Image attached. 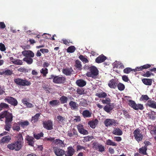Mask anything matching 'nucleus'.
I'll return each mask as SVG.
<instances>
[{"mask_svg":"<svg viewBox=\"0 0 156 156\" xmlns=\"http://www.w3.org/2000/svg\"><path fill=\"white\" fill-rule=\"evenodd\" d=\"M133 71V69H132L131 68L127 67L124 69L123 70V72L125 73L129 74L131 72Z\"/></svg>","mask_w":156,"mask_h":156,"instance_id":"53","label":"nucleus"},{"mask_svg":"<svg viewBox=\"0 0 156 156\" xmlns=\"http://www.w3.org/2000/svg\"><path fill=\"white\" fill-rule=\"evenodd\" d=\"M14 83L17 85L20 86H29L31 83L26 79H22L20 78H15L14 79Z\"/></svg>","mask_w":156,"mask_h":156,"instance_id":"2","label":"nucleus"},{"mask_svg":"<svg viewBox=\"0 0 156 156\" xmlns=\"http://www.w3.org/2000/svg\"><path fill=\"white\" fill-rule=\"evenodd\" d=\"M107 57L103 54L99 55L95 59L96 63H100L104 62L107 59Z\"/></svg>","mask_w":156,"mask_h":156,"instance_id":"17","label":"nucleus"},{"mask_svg":"<svg viewBox=\"0 0 156 156\" xmlns=\"http://www.w3.org/2000/svg\"><path fill=\"white\" fill-rule=\"evenodd\" d=\"M135 139L138 142L141 141L143 138V136L140 133V130L139 129H136L135 130L133 133Z\"/></svg>","mask_w":156,"mask_h":156,"instance_id":"6","label":"nucleus"},{"mask_svg":"<svg viewBox=\"0 0 156 156\" xmlns=\"http://www.w3.org/2000/svg\"><path fill=\"white\" fill-rule=\"evenodd\" d=\"M5 124L4 129L8 131H10L12 127V123L5 122Z\"/></svg>","mask_w":156,"mask_h":156,"instance_id":"32","label":"nucleus"},{"mask_svg":"<svg viewBox=\"0 0 156 156\" xmlns=\"http://www.w3.org/2000/svg\"><path fill=\"white\" fill-rule=\"evenodd\" d=\"M95 95L99 98H106L107 96V94L105 92H102L100 93H97Z\"/></svg>","mask_w":156,"mask_h":156,"instance_id":"33","label":"nucleus"},{"mask_svg":"<svg viewBox=\"0 0 156 156\" xmlns=\"http://www.w3.org/2000/svg\"><path fill=\"white\" fill-rule=\"evenodd\" d=\"M76 50V48L74 46H71L69 47L67 49V51L69 53H73Z\"/></svg>","mask_w":156,"mask_h":156,"instance_id":"44","label":"nucleus"},{"mask_svg":"<svg viewBox=\"0 0 156 156\" xmlns=\"http://www.w3.org/2000/svg\"><path fill=\"white\" fill-rule=\"evenodd\" d=\"M71 132L73 133V136L77 137L78 136V132L74 128L73 129L71 130Z\"/></svg>","mask_w":156,"mask_h":156,"instance_id":"62","label":"nucleus"},{"mask_svg":"<svg viewBox=\"0 0 156 156\" xmlns=\"http://www.w3.org/2000/svg\"><path fill=\"white\" fill-rule=\"evenodd\" d=\"M5 118V122L12 123L13 120V115L12 113H9L8 111H6Z\"/></svg>","mask_w":156,"mask_h":156,"instance_id":"12","label":"nucleus"},{"mask_svg":"<svg viewBox=\"0 0 156 156\" xmlns=\"http://www.w3.org/2000/svg\"><path fill=\"white\" fill-rule=\"evenodd\" d=\"M153 73L150 72L149 71H147L145 73L143 74L142 76L144 77H149L151 75H153Z\"/></svg>","mask_w":156,"mask_h":156,"instance_id":"59","label":"nucleus"},{"mask_svg":"<svg viewBox=\"0 0 156 156\" xmlns=\"http://www.w3.org/2000/svg\"><path fill=\"white\" fill-rule=\"evenodd\" d=\"M18 70L21 72L26 73L28 72V69L24 67H21L18 69Z\"/></svg>","mask_w":156,"mask_h":156,"instance_id":"57","label":"nucleus"},{"mask_svg":"<svg viewBox=\"0 0 156 156\" xmlns=\"http://www.w3.org/2000/svg\"><path fill=\"white\" fill-rule=\"evenodd\" d=\"M118 84V81L115 79H112L108 82V85L111 88L115 89Z\"/></svg>","mask_w":156,"mask_h":156,"instance_id":"13","label":"nucleus"},{"mask_svg":"<svg viewBox=\"0 0 156 156\" xmlns=\"http://www.w3.org/2000/svg\"><path fill=\"white\" fill-rule=\"evenodd\" d=\"M73 71L72 68H66L62 69V72L66 76L70 75Z\"/></svg>","mask_w":156,"mask_h":156,"instance_id":"20","label":"nucleus"},{"mask_svg":"<svg viewBox=\"0 0 156 156\" xmlns=\"http://www.w3.org/2000/svg\"><path fill=\"white\" fill-rule=\"evenodd\" d=\"M76 85L80 87H83L85 86L86 84V82L82 79L77 80L76 81Z\"/></svg>","mask_w":156,"mask_h":156,"instance_id":"23","label":"nucleus"},{"mask_svg":"<svg viewBox=\"0 0 156 156\" xmlns=\"http://www.w3.org/2000/svg\"><path fill=\"white\" fill-rule=\"evenodd\" d=\"M93 148L96 150H98L100 152H103L105 150L104 146L98 143H93Z\"/></svg>","mask_w":156,"mask_h":156,"instance_id":"10","label":"nucleus"},{"mask_svg":"<svg viewBox=\"0 0 156 156\" xmlns=\"http://www.w3.org/2000/svg\"><path fill=\"white\" fill-rule=\"evenodd\" d=\"M122 112L123 115L124 116L126 119L127 118H130V115L129 114L128 112H127L126 111L123 110H122Z\"/></svg>","mask_w":156,"mask_h":156,"instance_id":"55","label":"nucleus"},{"mask_svg":"<svg viewBox=\"0 0 156 156\" xmlns=\"http://www.w3.org/2000/svg\"><path fill=\"white\" fill-rule=\"evenodd\" d=\"M22 146V145L21 142L16 141L9 144L7 146V147L10 150L18 151L21 148Z\"/></svg>","mask_w":156,"mask_h":156,"instance_id":"3","label":"nucleus"},{"mask_svg":"<svg viewBox=\"0 0 156 156\" xmlns=\"http://www.w3.org/2000/svg\"><path fill=\"white\" fill-rule=\"evenodd\" d=\"M129 105L132 107L133 109H136V108L135 107L136 105V103L133 101L132 100H129Z\"/></svg>","mask_w":156,"mask_h":156,"instance_id":"48","label":"nucleus"},{"mask_svg":"<svg viewBox=\"0 0 156 156\" xmlns=\"http://www.w3.org/2000/svg\"><path fill=\"white\" fill-rule=\"evenodd\" d=\"M136 108V109H134L135 110H137L139 109L140 110H143L144 108V107L143 105L141 104H136V105L135 106Z\"/></svg>","mask_w":156,"mask_h":156,"instance_id":"52","label":"nucleus"},{"mask_svg":"<svg viewBox=\"0 0 156 156\" xmlns=\"http://www.w3.org/2000/svg\"><path fill=\"white\" fill-rule=\"evenodd\" d=\"M40 73L43 75V76L45 77L48 73V70L46 68H43L40 70Z\"/></svg>","mask_w":156,"mask_h":156,"instance_id":"39","label":"nucleus"},{"mask_svg":"<svg viewBox=\"0 0 156 156\" xmlns=\"http://www.w3.org/2000/svg\"><path fill=\"white\" fill-rule=\"evenodd\" d=\"M83 68L85 70H89V71L86 74L87 77H91L94 79L97 78L99 74V71L96 67L93 66H90L85 65Z\"/></svg>","mask_w":156,"mask_h":156,"instance_id":"1","label":"nucleus"},{"mask_svg":"<svg viewBox=\"0 0 156 156\" xmlns=\"http://www.w3.org/2000/svg\"><path fill=\"white\" fill-rule=\"evenodd\" d=\"M22 53L25 57L32 58L34 56V53L30 50H24L22 52Z\"/></svg>","mask_w":156,"mask_h":156,"instance_id":"11","label":"nucleus"},{"mask_svg":"<svg viewBox=\"0 0 156 156\" xmlns=\"http://www.w3.org/2000/svg\"><path fill=\"white\" fill-rule=\"evenodd\" d=\"M17 123H14L13 125L12 128L14 131H16L17 132H19L20 129V125H18Z\"/></svg>","mask_w":156,"mask_h":156,"instance_id":"40","label":"nucleus"},{"mask_svg":"<svg viewBox=\"0 0 156 156\" xmlns=\"http://www.w3.org/2000/svg\"><path fill=\"white\" fill-rule=\"evenodd\" d=\"M147 150V148L144 147H142L139 149V153L143 155H146L147 154L146 151Z\"/></svg>","mask_w":156,"mask_h":156,"instance_id":"35","label":"nucleus"},{"mask_svg":"<svg viewBox=\"0 0 156 156\" xmlns=\"http://www.w3.org/2000/svg\"><path fill=\"white\" fill-rule=\"evenodd\" d=\"M143 83L147 85H151L152 83V80L151 79L144 78L142 80Z\"/></svg>","mask_w":156,"mask_h":156,"instance_id":"26","label":"nucleus"},{"mask_svg":"<svg viewBox=\"0 0 156 156\" xmlns=\"http://www.w3.org/2000/svg\"><path fill=\"white\" fill-rule=\"evenodd\" d=\"M88 124L93 129H94L96 127V123L94 121H90L88 122Z\"/></svg>","mask_w":156,"mask_h":156,"instance_id":"54","label":"nucleus"},{"mask_svg":"<svg viewBox=\"0 0 156 156\" xmlns=\"http://www.w3.org/2000/svg\"><path fill=\"white\" fill-rule=\"evenodd\" d=\"M23 60L29 65L31 64L33 62V59L31 58L25 57L23 58Z\"/></svg>","mask_w":156,"mask_h":156,"instance_id":"38","label":"nucleus"},{"mask_svg":"<svg viewBox=\"0 0 156 156\" xmlns=\"http://www.w3.org/2000/svg\"><path fill=\"white\" fill-rule=\"evenodd\" d=\"M75 67L78 70H81L82 69L81 62L79 60H76V61Z\"/></svg>","mask_w":156,"mask_h":156,"instance_id":"34","label":"nucleus"},{"mask_svg":"<svg viewBox=\"0 0 156 156\" xmlns=\"http://www.w3.org/2000/svg\"><path fill=\"white\" fill-rule=\"evenodd\" d=\"M76 92L77 94L80 95L84 94H85V90L81 88H78L76 90Z\"/></svg>","mask_w":156,"mask_h":156,"instance_id":"45","label":"nucleus"},{"mask_svg":"<svg viewBox=\"0 0 156 156\" xmlns=\"http://www.w3.org/2000/svg\"><path fill=\"white\" fill-rule=\"evenodd\" d=\"M75 152V150L72 147L69 146L67 148V151L65 152L66 156H72Z\"/></svg>","mask_w":156,"mask_h":156,"instance_id":"16","label":"nucleus"},{"mask_svg":"<svg viewBox=\"0 0 156 156\" xmlns=\"http://www.w3.org/2000/svg\"><path fill=\"white\" fill-rule=\"evenodd\" d=\"M79 58L83 62L85 63H88L89 61L87 59L85 58L82 55H80L79 57Z\"/></svg>","mask_w":156,"mask_h":156,"instance_id":"46","label":"nucleus"},{"mask_svg":"<svg viewBox=\"0 0 156 156\" xmlns=\"http://www.w3.org/2000/svg\"><path fill=\"white\" fill-rule=\"evenodd\" d=\"M44 134L42 132H41L40 133H37V134H34V137L37 140H39L41 138V137L43 136Z\"/></svg>","mask_w":156,"mask_h":156,"instance_id":"42","label":"nucleus"},{"mask_svg":"<svg viewBox=\"0 0 156 156\" xmlns=\"http://www.w3.org/2000/svg\"><path fill=\"white\" fill-rule=\"evenodd\" d=\"M42 124L44 128L48 130H51L53 129V122L50 120L43 121Z\"/></svg>","mask_w":156,"mask_h":156,"instance_id":"5","label":"nucleus"},{"mask_svg":"<svg viewBox=\"0 0 156 156\" xmlns=\"http://www.w3.org/2000/svg\"><path fill=\"white\" fill-rule=\"evenodd\" d=\"M42 87L43 89L46 91V93H49V90L50 88L49 87V86L48 85L43 84L42 85Z\"/></svg>","mask_w":156,"mask_h":156,"instance_id":"51","label":"nucleus"},{"mask_svg":"<svg viewBox=\"0 0 156 156\" xmlns=\"http://www.w3.org/2000/svg\"><path fill=\"white\" fill-rule=\"evenodd\" d=\"M114 104L112 103L105 106L103 108V109L108 113H110L114 108Z\"/></svg>","mask_w":156,"mask_h":156,"instance_id":"14","label":"nucleus"},{"mask_svg":"<svg viewBox=\"0 0 156 156\" xmlns=\"http://www.w3.org/2000/svg\"><path fill=\"white\" fill-rule=\"evenodd\" d=\"M22 102L23 103V104L26 105L27 107L31 108L33 107L32 104L28 102L27 99L26 98H23L22 99Z\"/></svg>","mask_w":156,"mask_h":156,"instance_id":"29","label":"nucleus"},{"mask_svg":"<svg viewBox=\"0 0 156 156\" xmlns=\"http://www.w3.org/2000/svg\"><path fill=\"white\" fill-rule=\"evenodd\" d=\"M11 140L10 136L7 135L3 137L0 140V142L3 144L8 143Z\"/></svg>","mask_w":156,"mask_h":156,"instance_id":"21","label":"nucleus"},{"mask_svg":"<svg viewBox=\"0 0 156 156\" xmlns=\"http://www.w3.org/2000/svg\"><path fill=\"white\" fill-rule=\"evenodd\" d=\"M155 113L154 111H151L148 113V115L150 118L152 119H155V116L153 115Z\"/></svg>","mask_w":156,"mask_h":156,"instance_id":"63","label":"nucleus"},{"mask_svg":"<svg viewBox=\"0 0 156 156\" xmlns=\"http://www.w3.org/2000/svg\"><path fill=\"white\" fill-rule=\"evenodd\" d=\"M60 104V101L58 100H52L50 101L49 104L52 107H54L59 105Z\"/></svg>","mask_w":156,"mask_h":156,"instance_id":"28","label":"nucleus"},{"mask_svg":"<svg viewBox=\"0 0 156 156\" xmlns=\"http://www.w3.org/2000/svg\"><path fill=\"white\" fill-rule=\"evenodd\" d=\"M53 143L54 144L59 146L60 147L65 146V144H64V141L59 139L55 140L53 141Z\"/></svg>","mask_w":156,"mask_h":156,"instance_id":"18","label":"nucleus"},{"mask_svg":"<svg viewBox=\"0 0 156 156\" xmlns=\"http://www.w3.org/2000/svg\"><path fill=\"white\" fill-rule=\"evenodd\" d=\"M66 80V78L62 75L55 76L53 80V82L56 83L61 84L65 83Z\"/></svg>","mask_w":156,"mask_h":156,"instance_id":"4","label":"nucleus"},{"mask_svg":"<svg viewBox=\"0 0 156 156\" xmlns=\"http://www.w3.org/2000/svg\"><path fill=\"white\" fill-rule=\"evenodd\" d=\"M146 104L150 107L156 109V102L151 99L147 101Z\"/></svg>","mask_w":156,"mask_h":156,"instance_id":"19","label":"nucleus"},{"mask_svg":"<svg viewBox=\"0 0 156 156\" xmlns=\"http://www.w3.org/2000/svg\"><path fill=\"white\" fill-rule=\"evenodd\" d=\"M92 139V138H91V137L89 136H88L83 137V141L84 142H86L90 141Z\"/></svg>","mask_w":156,"mask_h":156,"instance_id":"56","label":"nucleus"},{"mask_svg":"<svg viewBox=\"0 0 156 156\" xmlns=\"http://www.w3.org/2000/svg\"><path fill=\"white\" fill-rule=\"evenodd\" d=\"M111 100L109 98H106L105 99H103L101 101V102L103 104H107V105L111 104Z\"/></svg>","mask_w":156,"mask_h":156,"instance_id":"49","label":"nucleus"},{"mask_svg":"<svg viewBox=\"0 0 156 156\" xmlns=\"http://www.w3.org/2000/svg\"><path fill=\"white\" fill-rule=\"evenodd\" d=\"M5 101L12 105L16 106L17 105L18 101L16 98L11 97H9L5 99Z\"/></svg>","mask_w":156,"mask_h":156,"instance_id":"8","label":"nucleus"},{"mask_svg":"<svg viewBox=\"0 0 156 156\" xmlns=\"http://www.w3.org/2000/svg\"><path fill=\"white\" fill-rule=\"evenodd\" d=\"M79 132L81 134L83 135H87L88 134V132L84 128L80 130Z\"/></svg>","mask_w":156,"mask_h":156,"instance_id":"58","label":"nucleus"},{"mask_svg":"<svg viewBox=\"0 0 156 156\" xmlns=\"http://www.w3.org/2000/svg\"><path fill=\"white\" fill-rule=\"evenodd\" d=\"M116 121L113 119H106L104 123L106 127L111 126H115L116 125Z\"/></svg>","mask_w":156,"mask_h":156,"instance_id":"9","label":"nucleus"},{"mask_svg":"<svg viewBox=\"0 0 156 156\" xmlns=\"http://www.w3.org/2000/svg\"><path fill=\"white\" fill-rule=\"evenodd\" d=\"M82 114L83 117L85 118H90L91 116L92 112L88 110H86L83 111Z\"/></svg>","mask_w":156,"mask_h":156,"instance_id":"22","label":"nucleus"},{"mask_svg":"<svg viewBox=\"0 0 156 156\" xmlns=\"http://www.w3.org/2000/svg\"><path fill=\"white\" fill-rule=\"evenodd\" d=\"M12 62L14 64L17 65H21L23 63L22 60L17 59L14 60V61H12Z\"/></svg>","mask_w":156,"mask_h":156,"instance_id":"50","label":"nucleus"},{"mask_svg":"<svg viewBox=\"0 0 156 156\" xmlns=\"http://www.w3.org/2000/svg\"><path fill=\"white\" fill-rule=\"evenodd\" d=\"M16 138L18 139V140L17 141H20L21 142V141L23 140L22 135L20 133H19L16 136Z\"/></svg>","mask_w":156,"mask_h":156,"instance_id":"60","label":"nucleus"},{"mask_svg":"<svg viewBox=\"0 0 156 156\" xmlns=\"http://www.w3.org/2000/svg\"><path fill=\"white\" fill-rule=\"evenodd\" d=\"M6 111H4L0 113V120L2 121V119L5 118V116Z\"/></svg>","mask_w":156,"mask_h":156,"instance_id":"61","label":"nucleus"},{"mask_svg":"<svg viewBox=\"0 0 156 156\" xmlns=\"http://www.w3.org/2000/svg\"><path fill=\"white\" fill-rule=\"evenodd\" d=\"M59 100L62 104H64L67 103L68 98L65 96H63L60 98Z\"/></svg>","mask_w":156,"mask_h":156,"instance_id":"43","label":"nucleus"},{"mask_svg":"<svg viewBox=\"0 0 156 156\" xmlns=\"http://www.w3.org/2000/svg\"><path fill=\"white\" fill-rule=\"evenodd\" d=\"M25 139L27 141V143L28 145L31 146H34L35 142L34 137L30 136L29 135H27Z\"/></svg>","mask_w":156,"mask_h":156,"instance_id":"15","label":"nucleus"},{"mask_svg":"<svg viewBox=\"0 0 156 156\" xmlns=\"http://www.w3.org/2000/svg\"><path fill=\"white\" fill-rule=\"evenodd\" d=\"M113 134L117 135L120 136L122 134V131L119 128L114 129L112 132Z\"/></svg>","mask_w":156,"mask_h":156,"instance_id":"27","label":"nucleus"},{"mask_svg":"<svg viewBox=\"0 0 156 156\" xmlns=\"http://www.w3.org/2000/svg\"><path fill=\"white\" fill-rule=\"evenodd\" d=\"M5 75H11L12 74V71L10 70H7L5 71Z\"/></svg>","mask_w":156,"mask_h":156,"instance_id":"64","label":"nucleus"},{"mask_svg":"<svg viewBox=\"0 0 156 156\" xmlns=\"http://www.w3.org/2000/svg\"><path fill=\"white\" fill-rule=\"evenodd\" d=\"M71 109L72 110H76L78 108V105L76 103L73 101H70L69 103Z\"/></svg>","mask_w":156,"mask_h":156,"instance_id":"25","label":"nucleus"},{"mask_svg":"<svg viewBox=\"0 0 156 156\" xmlns=\"http://www.w3.org/2000/svg\"><path fill=\"white\" fill-rule=\"evenodd\" d=\"M65 118L61 115H58L57 117V121L60 123L63 124L64 123Z\"/></svg>","mask_w":156,"mask_h":156,"instance_id":"36","label":"nucleus"},{"mask_svg":"<svg viewBox=\"0 0 156 156\" xmlns=\"http://www.w3.org/2000/svg\"><path fill=\"white\" fill-rule=\"evenodd\" d=\"M9 108V105L5 103H1L0 104V111L3 109H8Z\"/></svg>","mask_w":156,"mask_h":156,"instance_id":"31","label":"nucleus"},{"mask_svg":"<svg viewBox=\"0 0 156 156\" xmlns=\"http://www.w3.org/2000/svg\"><path fill=\"white\" fill-rule=\"evenodd\" d=\"M41 113H38L36 114L34 116H32L31 121L34 123L37 122L38 121L39 118L40 116Z\"/></svg>","mask_w":156,"mask_h":156,"instance_id":"30","label":"nucleus"},{"mask_svg":"<svg viewBox=\"0 0 156 156\" xmlns=\"http://www.w3.org/2000/svg\"><path fill=\"white\" fill-rule=\"evenodd\" d=\"M53 149L55 154L57 156H63L65 154V151L57 146L54 147Z\"/></svg>","mask_w":156,"mask_h":156,"instance_id":"7","label":"nucleus"},{"mask_svg":"<svg viewBox=\"0 0 156 156\" xmlns=\"http://www.w3.org/2000/svg\"><path fill=\"white\" fill-rule=\"evenodd\" d=\"M150 98L147 95H142L140 97V101H146L150 99Z\"/></svg>","mask_w":156,"mask_h":156,"instance_id":"41","label":"nucleus"},{"mask_svg":"<svg viewBox=\"0 0 156 156\" xmlns=\"http://www.w3.org/2000/svg\"><path fill=\"white\" fill-rule=\"evenodd\" d=\"M106 145L109 146H116L117 144L112 140L110 139H108L106 141Z\"/></svg>","mask_w":156,"mask_h":156,"instance_id":"37","label":"nucleus"},{"mask_svg":"<svg viewBox=\"0 0 156 156\" xmlns=\"http://www.w3.org/2000/svg\"><path fill=\"white\" fill-rule=\"evenodd\" d=\"M18 123L23 128L26 127L29 125V122L27 120L19 121L18 122Z\"/></svg>","mask_w":156,"mask_h":156,"instance_id":"24","label":"nucleus"},{"mask_svg":"<svg viewBox=\"0 0 156 156\" xmlns=\"http://www.w3.org/2000/svg\"><path fill=\"white\" fill-rule=\"evenodd\" d=\"M119 90L120 91L123 90L125 88L124 85L122 83H118L117 86Z\"/></svg>","mask_w":156,"mask_h":156,"instance_id":"47","label":"nucleus"}]
</instances>
